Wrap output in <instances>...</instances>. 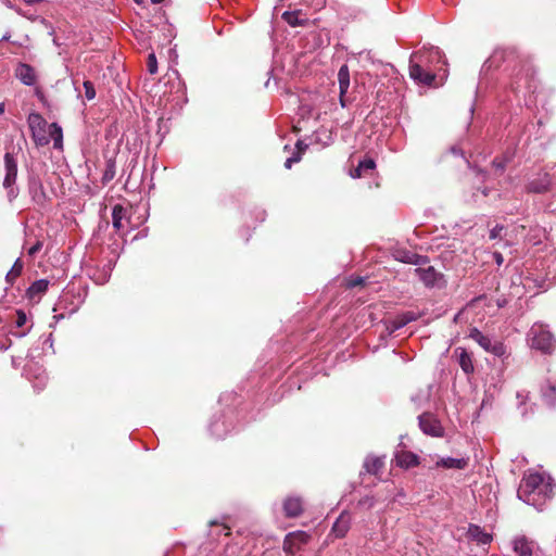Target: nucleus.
<instances>
[{"instance_id": "nucleus-1", "label": "nucleus", "mask_w": 556, "mask_h": 556, "mask_svg": "<svg viewBox=\"0 0 556 556\" xmlns=\"http://www.w3.org/2000/svg\"><path fill=\"white\" fill-rule=\"evenodd\" d=\"M556 483L546 472L529 471L523 475L517 496L520 501L543 510L546 503L555 495Z\"/></svg>"}, {"instance_id": "nucleus-2", "label": "nucleus", "mask_w": 556, "mask_h": 556, "mask_svg": "<svg viewBox=\"0 0 556 556\" xmlns=\"http://www.w3.org/2000/svg\"><path fill=\"white\" fill-rule=\"evenodd\" d=\"M443 53L438 47H430L421 51L413 52L409 59V76L413 80L424 84L432 85L435 79V74L431 68L434 63H443Z\"/></svg>"}, {"instance_id": "nucleus-3", "label": "nucleus", "mask_w": 556, "mask_h": 556, "mask_svg": "<svg viewBox=\"0 0 556 556\" xmlns=\"http://www.w3.org/2000/svg\"><path fill=\"white\" fill-rule=\"evenodd\" d=\"M527 342L533 350L542 354H552L556 349V338L551 332L548 325L534 323L527 332Z\"/></svg>"}, {"instance_id": "nucleus-4", "label": "nucleus", "mask_w": 556, "mask_h": 556, "mask_svg": "<svg viewBox=\"0 0 556 556\" xmlns=\"http://www.w3.org/2000/svg\"><path fill=\"white\" fill-rule=\"evenodd\" d=\"M4 161V179H3V188L7 191V198L10 203H12L18 195L20 189L16 186L17 179V157L12 152H5L3 156Z\"/></svg>"}, {"instance_id": "nucleus-5", "label": "nucleus", "mask_w": 556, "mask_h": 556, "mask_svg": "<svg viewBox=\"0 0 556 556\" xmlns=\"http://www.w3.org/2000/svg\"><path fill=\"white\" fill-rule=\"evenodd\" d=\"M233 415L235 412L230 408L215 414L208 425L210 433L216 439H225L235 429Z\"/></svg>"}, {"instance_id": "nucleus-6", "label": "nucleus", "mask_w": 556, "mask_h": 556, "mask_svg": "<svg viewBox=\"0 0 556 556\" xmlns=\"http://www.w3.org/2000/svg\"><path fill=\"white\" fill-rule=\"evenodd\" d=\"M27 124L31 138L37 147L49 144L48 128L49 124L40 113L31 112L27 117Z\"/></svg>"}, {"instance_id": "nucleus-7", "label": "nucleus", "mask_w": 556, "mask_h": 556, "mask_svg": "<svg viewBox=\"0 0 556 556\" xmlns=\"http://www.w3.org/2000/svg\"><path fill=\"white\" fill-rule=\"evenodd\" d=\"M469 338L475 340L484 351L492 353L497 357L506 354V345L489 336L483 334L478 328L470 329Z\"/></svg>"}, {"instance_id": "nucleus-8", "label": "nucleus", "mask_w": 556, "mask_h": 556, "mask_svg": "<svg viewBox=\"0 0 556 556\" xmlns=\"http://www.w3.org/2000/svg\"><path fill=\"white\" fill-rule=\"evenodd\" d=\"M414 271L428 288H442L445 286L444 275L438 271L433 266H428L426 268L417 267Z\"/></svg>"}, {"instance_id": "nucleus-9", "label": "nucleus", "mask_w": 556, "mask_h": 556, "mask_svg": "<svg viewBox=\"0 0 556 556\" xmlns=\"http://www.w3.org/2000/svg\"><path fill=\"white\" fill-rule=\"evenodd\" d=\"M552 176L545 170H540L532 178H530L526 185V191L528 193L542 194L551 190Z\"/></svg>"}, {"instance_id": "nucleus-10", "label": "nucleus", "mask_w": 556, "mask_h": 556, "mask_svg": "<svg viewBox=\"0 0 556 556\" xmlns=\"http://www.w3.org/2000/svg\"><path fill=\"white\" fill-rule=\"evenodd\" d=\"M24 375L33 383L35 390H42L48 381L46 370L37 363H29L24 367Z\"/></svg>"}, {"instance_id": "nucleus-11", "label": "nucleus", "mask_w": 556, "mask_h": 556, "mask_svg": "<svg viewBox=\"0 0 556 556\" xmlns=\"http://www.w3.org/2000/svg\"><path fill=\"white\" fill-rule=\"evenodd\" d=\"M420 430L431 437L440 438L443 435V428L440 421L430 413H424L418 417Z\"/></svg>"}, {"instance_id": "nucleus-12", "label": "nucleus", "mask_w": 556, "mask_h": 556, "mask_svg": "<svg viewBox=\"0 0 556 556\" xmlns=\"http://www.w3.org/2000/svg\"><path fill=\"white\" fill-rule=\"evenodd\" d=\"M116 264V257L113 256L108 260L106 263L103 264L102 268H88L87 275L90 279H92L97 285H104L109 281L111 277V273Z\"/></svg>"}, {"instance_id": "nucleus-13", "label": "nucleus", "mask_w": 556, "mask_h": 556, "mask_svg": "<svg viewBox=\"0 0 556 556\" xmlns=\"http://www.w3.org/2000/svg\"><path fill=\"white\" fill-rule=\"evenodd\" d=\"M309 538V534L304 531L291 532L286 535L283 548L289 553H294L295 549H300L302 545L306 544Z\"/></svg>"}, {"instance_id": "nucleus-14", "label": "nucleus", "mask_w": 556, "mask_h": 556, "mask_svg": "<svg viewBox=\"0 0 556 556\" xmlns=\"http://www.w3.org/2000/svg\"><path fill=\"white\" fill-rule=\"evenodd\" d=\"M15 76L25 86H34L37 83L36 71L27 63H18L15 70Z\"/></svg>"}, {"instance_id": "nucleus-15", "label": "nucleus", "mask_w": 556, "mask_h": 556, "mask_svg": "<svg viewBox=\"0 0 556 556\" xmlns=\"http://www.w3.org/2000/svg\"><path fill=\"white\" fill-rule=\"evenodd\" d=\"M395 258L404 264H412L419 267L429 263V257L427 255H421L408 250H399Z\"/></svg>"}, {"instance_id": "nucleus-16", "label": "nucleus", "mask_w": 556, "mask_h": 556, "mask_svg": "<svg viewBox=\"0 0 556 556\" xmlns=\"http://www.w3.org/2000/svg\"><path fill=\"white\" fill-rule=\"evenodd\" d=\"M282 509L288 518H295L303 513V500L299 496H288L283 501Z\"/></svg>"}, {"instance_id": "nucleus-17", "label": "nucleus", "mask_w": 556, "mask_h": 556, "mask_svg": "<svg viewBox=\"0 0 556 556\" xmlns=\"http://www.w3.org/2000/svg\"><path fill=\"white\" fill-rule=\"evenodd\" d=\"M338 83H339V90H340V105L342 108H346L348 103L344 98L345 93L349 90L350 87V72L348 65H342L338 72Z\"/></svg>"}, {"instance_id": "nucleus-18", "label": "nucleus", "mask_w": 556, "mask_h": 556, "mask_svg": "<svg viewBox=\"0 0 556 556\" xmlns=\"http://www.w3.org/2000/svg\"><path fill=\"white\" fill-rule=\"evenodd\" d=\"M29 194L34 203L38 206L43 207L48 201V197L43 185L39 179H33L29 181Z\"/></svg>"}, {"instance_id": "nucleus-19", "label": "nucleus", "mask_w": 556, "mask_h": 556, "mask_svg": "<svg viewBox=\"0 0 556 556\" xmlns=\"http://www.w3.org/2000/svg\"><path fill=\"white\" fill-rule=\"evenodd\" d=\"M50 282L47 279H38L34 281L26 291V295L30 301L38 302L47 292Z\"/></svg>"}, {"instance_id": "nucleus-20", "label": "nucleus", "mask_w": 556, "mask_h": 556, "mask_svg": "<svg viewBox=\"0 0 556 556\" xmlns=\"http://www.w3.org/2000/svg\"><path fill=\"white\" fill-rule=\"evenodd\" d=\"M351 527V516L348 511H342L334 521L331 532L336 538H344Z\"/></svg>"}, {"instance_id": "nucleus-21", "label": "nucleus", "mask_w": 556, "mask_h": 556, "mask_svg": "<svg viewBox=\"0 0 556 556\" xmlns=\"http://www.w3.org/2000/svg\"><path fill=\"white\" fill-rule=\"evenodd\" d=\"M454 354L457 356L458 365L466 375L473 372L472 356L465 348H456Z\"/></svg>"}, {"instance_id": "nucleus-22", "label": "nucleus", "mask_w": 556, "mask_h": 556, "mask_svg": "<svg viewBox=\"0 0 556 556\" xmlns=\"http://www.w3.org/2000/svg\"><path fill=\"white\" fill-rule=\"evenodd\" d=\"M394 462L396 466L405 469L415 467L419 464L418 456L415 453L408 451L396 452L394 455Z\"/></svg>"}, {"instance_id": "nucleus-23", "label": "nucleus", "mask_w": 556, "mask_h": 556, "mask_svg": "<svg viewBox=\"0 0 556 556\" xmlns=\"http://www.w3.org/2000/svg\"><path fill=\"white\" fill-rule=\"evenodd\" d=\"M468 538L478 544L486 545L492 541V535L485 532L480 526L470 523L468 527Z\"/></svg>"}, {"instance_id": "nucleus-24", "label": "nucleus", "mask_w": 556, "mask_h": 556, "mask_svg": "<svg viewBox=\"0 0 556 556\" xmlns=\"http://www.w3.org/2000/svg\"><path fill=\"white\" fill-rule=\"evenodd\" d=\"M541 396L544 403L549 407L556 406V383L546 380L541 387Z\"/></svg>"}, {"instance_id": "nucleus-25", "label": "nucleus", "mask_w": 556, "mask_h": 556, "mask_svg": "<svg viewBox=\"0 0 556 556\" xmlns=\"http://www.w3.org/2000/svg\"><path fill=\"white\" fill-rule=\"evenodd\" d=\"M468 457H442L437 462V466L445 469H465L468 466Z\"/></svg>"}, {"instance_id": "nucleus-26", "label": "nucleus", "mask_w": 556, "mask_h": 556, "mask_svg": "<svg viewBox=\"0 0 556 556\" xmlns=\"http://www.w3.org/2000/svg\"><path fill=\"white\" fill-rule=\"evenodd\" d=\"M518 405L517 408L522 418H528L534 413V405L528 403V393L526 391L517 392Z\"/></svg>"}, {"instance_id": "nucleus-27", "label": "nucleus", "mask_w": 556, "mask_h": 556, "mask_svg": "<svg viewBox=\"0 0 556 556\" xmlns=\"http://www.w3.org/2000/svg\"><path fill=\"white\" fill-rule=\"evenodd\" d=\"M49 141H53V148L55 150L63 149V130L58 123H51L48 128Z\"/></svg>"}, {"instance_id": "nucleus-28", "label": "nucleus", "mask_w": 556, "mask_h": 556, "mask_svg": "<svg viewBox=\"0 0 556 556\" xmlns=\"http://www.w3.org/2000/svg\"><path fill=\"white\" fill-rule=\"evenodd\" d=\"M513 545L518 556H532V542L528 541L525 536L516 538Z\"/></svg>"}, {"instance_id": "nucleus-29", "label": "nucleus", "mask_w": 556, "mask_h": 556, "mask_svg": "<svg viewBox=\"0 0 556 556\" xmlns=\"http://www.w3.org/2000/svg\"><path fill=\"white\" fill-rule=\"evenodd\" d=\"M505 50H495L493 54L483 63L482 72H486L492 67H498L501 62L505 61Z\"/></svg>"}, {"instance_id": "nucleus-30", "label": "nucleus", "mask_w": 556, "mask_h": 556, "mask_svg": "<svg viewBox=\"0 0 556 556\" xmlns=\"http://www.w3.org/2000/svg\"><path fill=\"white\" fill-rule=\"evenodd\" d=\"M383 458L381 457H367L364 462V468L366 472L370 475H377L383 467Z\"/></svg>"}, {"instance_id": "nucleus-31", "label": "nucleus", "mask_w": 556, "mask_h": 556, "mask_svg": "<svg viewBox=\"0 0 556 556\" xmlns=\"http://www.w3.org/2000/svg\"><path fill=\"white\" fill-rule=\"evenodd\" d=\"M210 525L211 530L208 536L212 540H217L220 535L228 536L230 534V529L224 523L212 521Z\"/></svg>"}, {"instance_id": "nucleus-32", "label": "nucleus", "mask_w": 556, "mask_h": 556, "mask_svg": "<svg viewBox=\"0 0 556 556\" xmlns=\"http://www.w3.org/2000/svg\"><path fill=\"white\" fill-rule=\"evenodd\" d=\"M116 174V162L115 159L110 157L105 161V169L103 172L101 181L103 185L109 184Z\"/></svg>"}, {"instance_id": "nucleus-33", "label": "nucleus", "mask_w": 556, "mask_h": 556, "mask_svg": "<svg viewBox=\"0 0 556 556\" xmlns=\"http://www.w3.org/2000/svg\"><path fill=\"white\" fill-rule=\"evenodd\" d=\"M127 210L122 205H115L112 211V223L113 227L116 230H119L123 227V219L125 218Z\"/></svg>"}, {"instance_id": "nucleus-34", "label": "nucleus", "mask_w": 556, "mask_h": 556, "mask_svg": "<svg viewBox=\"0 0 556 556\" xmlns=\"http://www.w3.org/2000/svg\"><path fill=\"white\" fill-rule=\"evenodd\" d=\"M23 263L21 261V258H17L13 266L11 267V269L5 275V282L10 286H13L15 279L21 275L22 270H23Z\"/></svg>"}, {"instance_id": "nucleus-35", "label": "nucleus", "mask_w": 556, "mask_h": 556, "mask_svg": "<svg viewBox=\"0 0 556 556\" xmlns=\"http://www.w3.org/2000/svg\"><path fill=\"white\" fill-rule=\"evenodd\" d=\"M282 18L292 27L301 26L304 23L303 20H300L299 12H296V11H293V12L286 11L282 14Z\"/></svg>"}, {"instance_id": "nucleus-36", "label": "nucleus", "mask_w": 556, "mask_h": 556, "mask_svg": "<svg viewBox=\"0 0 556 556\" xmlns=\"http://www.w3.org/2000/svg\"><path fill=\"white\" fill-rule=\"evenodd\" d=\"M405 321L397 315L395 318L387 321V331L389 334H393L395 331L405 327Z\"/></svg>"}, {"instance_id": "nucleus-37", "label": "nucleus", "mask_w": 556, "mask_h": 556, "mask_svg": "<svg viewBox=\"0 0 556 556\" xmlns=\"http://www.w3.org/2000/svg\"><path fill=\"white\" fill-rule=\"evenodd\" d=\"M83 87H84V90H85V98L88 101L93 100L96 98V88H94L92 81L84 80L83 81Z\"/></svg>"}, {"instance_id": "nucleus-38", "label": "nucleus", "mask_w": 556, "mask_h": 556, "mask_svg": "<svg viewBox=\"0 0 556 556\" xmlns=\"http://www.w3.org/2000/svg\"><path fill=\"white\" fill-rule=\"evenodd\" d=\"M148 72L153 75L157 72V60L154 53H150L147 60Z\"/></svg>"}, {"instance_id": "nucleus-39", "label": "nucleus", "mask_w": 556, "mask_h": 556, "mask_svg": "<svg viewBox=\"0 0 556 556\" xmlns=\"http://www.w3.org/2000/svg\"><path fill=\"white\" fill-rule=\"evenodd\" d=\"M358 165L359 169H363V173L367 170H374L376 167V163L372 159H364L359 161Z\"/></svg>"}, {"instance_id": "nucleus-40", "label": "nucleus", "mask_w": 556, "mask_h": 556, "mask_svg": "<svg viewBox=\"0 0 556 556\" xmlns=\"http://www.w3.org/2000/svg\"><path fill=\"white\" fill-rule=\"evenodd\" d=\"M506 163H507V160L502 157H495L493 161H492V166L495 168L496 172H498L500 174H502L505 168H506Z\"/></svg>"}, {"instance_id": "nucleus-41", "label": "nucleus", "mask_w": 556, "mask_h": 556, "mask_svg": "<svg viewBox=\"0 0 556 556\" xmlns=\"http://www.w3.org/2000/svg\"><path fill=\"white\" fill-rule=\"evenodd\" d=\"M27 323V315L24 311L17 309L16 311V319H15V326L16 328H22Z\"/></svg>"}, {"instance_id": "nucleus-42", "label": "nucleus", "mask_w": 556, "mask_h": 556, "mask_svg": "<svg viewBox=\"0 0 556 556\" xmlns=\"http://www.w3.org/2000/svg\"><path fill=\"white\" fill-rule=\"evenodd\" d=\"M504 230L503 225H496L490 230V239H501L502 238V231Z\"/></svg>"}, {"instance_id": "nucleus-43", "label": "nucleus", "mask_w": 556, "mask_h": 556, "mask_svg": "<svg viewBox=\"0 0 556 556\" xmlns=\"http://www.w3.org/2000/svg\"><path fill=\"white\" fill-rule=\"evenodd\" d=\"M400 317L405 321L406 325H408L409 323L417 320L418 315L414 312H405L400 314Z\"/></svg>"}, {"instance_id": "nucleus-44", "label": "nucleus", "mask_w": 556, "mask_h": 556, "mask_svg": "<svg viewBox=\"0 0 556 556\" xmlns=\"http://www.w3.org/2000/svg\"><path fill=\"white\" fill-rule=\"evenodd\" d=\"M301 161V154L300 153H293L290 157H288L285 162V167L290 169L294 163H298Z\"/></svg>"}, {"instance_id": "nucleus-45", "label": "nucleus", "mask_w": 556, "mask_h": 556, "mask_svg": "<svg viewBox=\"0 0 556 556\" xmlns=\"http://www.w3.org/2000/svg\"><path fill=\"white\" fill-rule=\"evenodd\" d=\"M42 247H43L42 241L37 240L36 243L28 249L27 254L29 256H35L42 249Z\"/></svg>"}, {"instance_id": "nucleus-46", "label": "nucleus", "mask_w": 556, "mask_h": 556, "mask_svg": "<svg viewBox=\"0 0 556 556\" xmlns=\"http://www.w3.org/2000/svg\"><path fill=\"white\" fill-rule=\"evenodd\" d=\"M365 282V278L363 277H356L354 279H351L349 281V286L350 287H356V286H359V285H363Z\"/></svg>"}, {"instance_id": "nucleus-47", "label": "nucleus", "mask_w": 556, "mask_h": 556, "mask_svg": "<svg viewBox=\"0 0 556 556\" xmlns=\"http://www.w3.org/2000/svg\"><path fill=\"white\" fill-rule=\"evenodd\" d=\"M295 147L298 150L295 153H300L301 155L308 148V146L301 140L296 142Z\"/></svg>"}, {"instance_id": "nucleus-48", "label": "nucleus", "mask_w": 556, "mask_h": 556, "mask_svg": "<svg viewBox=\"0 0 556 556\" xmlns=\"http://www.w3.org/2000/svg\"><path fill=\"white\" fill-rule=\"evenodd\" d=\"M42 344H43V345H49V348H50V349H52V348H53L52 333H50V334H48V336H46V337L43 338Z\"/></svg>"}, {"instance_id": "nucleus-49", "label": "nucleus", "mask_w": 556, "mask_h": 556, "mask_svg": "<svg viewBox=\"0 0 556 556\" xmlns=\"http://www.w3.org/2000/svg\"><path fill=\"white\" fill-rule=\"evenodd\" d=\"M363 175V169H359V165L351 173L353 178H359Z\"/></svg>"}, {"instance_id": "nucleus-50", "label": "nucleus", "mask_w": 556, "mask_h": 556, "mask_svg": "<svg viewBox=\"0 0 556 556\" xmlns=\"http://www.w3.org/2000/svg\"><path fill=\"white\" fill-rule=\"evenodd\" d=\"M494 258H495V262H496L497 265H501L503 263V256H502L501 253L495 252L494 253Z\"/></svg>"}, {"instance_id": "nucleus-51", "label": "nucleus", "mask_w": 556, "mask_h": 556, "mask_svg": "<svg viewBox=\"0 0 556 556\" xmlns=\"http://www.w3.org/2000/svg\"><path fill=\"white\" fill-rule=\"evenodd\" d=\"M73 85H74L75 91H77L78 94H79L80 93V89H79V86H78V80L76 78H73Z\"/></svg>"}, {"instance_id": "nucleus-52", "label": "nucleus", "mask_w": 556, "mask_h": 556, "mask_svg": "<svg viewBox=\"0 0 556 556\" xmlns=\"http://www.w3.org/2000/svg\"><path fill=\"white\" fill-rule=\"evenodd\" d=\"M265 215H266V213L264 210H261L257 213V217L260 218L261 222H263L265 219Z\"/></svg>"}, {"instance_id": "nucleus-53", "label": "nucleus", "mask_w": 556, "mask_h": 556, "mask_svg": "<svg viewBox=\"0 0 556 556\" xmlns=\"http://www.w3.org/2000/svg\"><path fill=\"white\" fill-rule=\"evenodd\" d=\"M29 331V329L27 331H22V332H14L13 334L18 337V338H23L27 334V332Z\"/></svg>"}, {"instance_id": "nucleus-54", "label": "nucleus", "mask_w": 556, "mask_h": 556, "mask_svg": "<svg viewBox=\"0 0 556 556\" xmlns=\"http://www.w3.org/2000/svg\"><path fill=\"white\" fill-rule=\"evenodd\" d=\"M10 37H11V34H10V31H8L7 34H4V35L2 36V38L0 39V41H7V40H9V39H10Z\"/></svg>"}, {"instance_id": "nucleus-55", "label": "nucleus", "mask_w": 556, "mask_h": 556, "mask_svg": "<svg viewBox=\"0 0 556 556\" xmlns=\"http://www.w3.org/2000/svg\"><path fill=\"white\" fill-rule=\"evenodd\" d=\"M5 111V104L3 102L0 103V115H2Z\"/></svg>"}, {"instance_id": "nucleus-56", "label": "nucleus", "mask_w": 556, "mask_h": 556, "mask_svg": "<svg viewBox=\"0 0 556 556\" xmlns=\"http://www.w3.org/2000/svg\"><path fill=\"white\" fill-rule=\"evenodd\" d=\"M367 502H368V505H369L370 507L374 505V503H372V501H371V500L369 501L368 498H366V500H364V501H361V503H364V504H365V503H367Z\"/></svg>"}, {"instance_id": "nucleus-57", "label": "nucleus", "mask_w": 556, "mask_h": 556, "mask_svg": "<svg viewBox=\"0 0 556 556\" xmlns=\"http://www.w3.org/2000/svg\"><path fill=\"white\" fill-rule=\"evenodd\" d=\"M481 192L484 197H486L489 194V189L488 188H483L481 189Z\"/></svg>"}, {"instance_id": "nucleus-58", "label": "nucleus", "mask_w": 556, "mask_h": 556, "mask_svg": "<svg viewBox=\"0 0 556 556\" xmlns=\"http://www.w3.org/2000/svg\"><path fill=\"white\" fill-rule=\"evenodd\" d=\"M53 43L56 46V47H60L61 43L59 41V39L56 37L53 38Z\"/></svg>"}, {"instance_id": "nucleus-59", "label": "nucleus", "mask_w": 556, "mask_h": 556, "mask_svg": "<svg viewBox=\"0 0 556 556\" xmlns=\"http://www.w3.org/2000/svg\"><path fill=\"white\" fill-rule=\"evenodd\" d=\"M53 318L58 321L60 318H63V315L60 314V315H54Z\"/></svg>"}, {"instance_id": "nucleus-60", "label": "nucleus", "mask_w": 556, "mask_h": 556, "mask_svg": "<svg viewBox=\"0 0 556 556\" xmlns=\"http://www.w3.org/2000/svg\"><path fill=\"white\" fill-rule=\"evenodd\" d=\"M151 2L154 3V4H159V3L162 2V0H151Z\"/></svg>"}, {"instance_id": "nucleus-61", "label": "nucleus", "mask_w": 556, "mask_h": 556, "mask_svg": "<svg viewBox=\"0 0 556 556\" xmlns=\"http://www.w3.org/2000/svg\"><path fill=\"white\" fill-rule=\"evenodd\" d=\"M136 3H141L142 0H134Z\"/></svg>"}]
</instances>
